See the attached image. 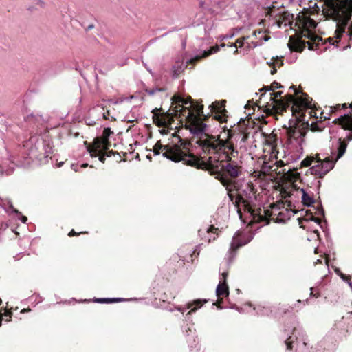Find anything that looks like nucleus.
I'll list each match as a JSON object with an SVG mask.
<instances>
[{
    "label": "nucleus",
    "instance_id": "1",
    "mask_svg": "<svg viewBox=\"0 0 352 352\" xmlns=\"http://www.w3.org/2000/svg\"><path fill=\"white\" fill-rule=\"evenodd\" d=\"M172 101L177 104L173 112H165L162 108H155L152 110L153 123L159 127L169 128L175 121V118L179 121L182 127L189 129L192 133L198 134L206 131L210 118L212 120L219 123L226 122L228 120V111L226 109V100L214 102L210 106V113H204V105L197 102L195 104L190 96L187 98L175 95Z\"/></svg>",
    "mask_w": 352,
    "mask_h": 352
},
{
    "label": "nucleus",
    "instance_id": "2",
    "mask_svg": "<svg viewBox=\"0 0 352 352\" xmlns=\"http://www.w3.org/2000/svg\"><path fill=\"white\" fill-rule=\"evenodd\" d=\"M229 139H221L220 135H214L204 133L197 143L202 151L207 155H211L207 160L198 157L190 152L189 146L188 152L186 153V165L195 167L197 169L206 170L210 166V164H214L215 160L229 159V155L239 153L236 146H233L229 142Z\"/></svg>",
    "mask_w": 352,
    "mask_h": 352
},
{
    "label": "nucleus",
    "instance_id": "3",
    "mask_svg": "<svg viewBox=\"0 0 352 352\" xmlns=\"http://www.w3.org/2000/svg\"><path fill=\"white\" fill-rule=\"evenodd\" d=\"M316 22L309 16H298L294 23L297 28L296 34L289 37L288 47L292 52H302L307 44L310 50H315L322 43L321 36L316 35L312 30L316 28Z\"/></svg>",
    "mask_w": 352,
    "mask_h": 352
},
{
    "label": "nucleus",
    "instance_id": "4",
    "mask_svg": "<svg viewBox=\"0 0 352 352\" xmlns=\"http://www.w3.org/2000/svg\"><path fill=\"white\" fill-rule=\"evenodd\" d=\"M283 91L270 94V102L262 106L263 112L267 116L281 115L291 107L292 113H302L303 109L311 108L312 98L307 93H303V97L295 98L291 94H286L282 98Z\"/></svg>",
    "mask_w": 352,
    "mask_h": 352
},
{
    "label": "nucleus",
    "instance_id": "5",
    "mask_svg": "<svg viewBox=\"0 0 352 352\" xmlns=\"http://www.w3.org/2000/svg\"><path fill=\"white\" fill-rule=\"evenodd\" d=\"M324 4L327 17L337 22L334 37H329L327 41L338 46L352 17V0H325Z\"/></svg>",
    "mask_w": 352,
    "mask_h": 352
},
{
    "label": "nucleus",
    "instance_id": "6",
    "mask_svg": "<svg viewBox=\"0 0 352 352\" xmlns=\"http://www.w3.org/2000/svg\"><path fill=\"white\" fill-rule=\"evenodd\" d=\"M228 191V196L229 199L233 203V204L238 208V211H240L239 206L241 204H243L244 210L251 214L253 220L256 223L265 222L266 224L270 223V219H274L273 215H280L281 212H276L280 208V206H284L283 202L278 204H272L270 205L272 210L270 209H262L260 207H256L252 205L248 200L245 199L241 195H237L235 197L232 191L237 190V186H228L226 188Z\"/></svg>",
    "mask_w": 352,
    "mask_h": 352
},
{
    "label": "nucleus",
    "instance_id": "7",
    "mask_svg": "<svg viewBox=\"0 0 352 352\" xmlns=\"http://www.w3.org/2000/svg\"><path fill=\"white\" fill-rule=\"evenodd\" d=\"M239 153L229 155V159L215 160L214 164H210L208 170L211 175H214L221 184L228 188V186L236 188V179L241 173V166L236 161L232 160L233 157L238 156Z\"/></svg>",
    "mask_w": 352,
    "mask_h": 352
},
{
    "label": "nucleus",
    "instance_id": "8",
    "mask_svg": "<svg viewBox=\"0 0 352 352\" xmlns=\"http://www.w3.org/2000/svg\"><path fill=\"white\" fill-rule=\"evenodd\" d=\"M177 142L173 144L162 145L157 141L153 148L155 155L162 153L163 156L175 162H182L186 164V153L188 152L190 142L185 140L179 135H174Z\"/></svg>",
    "mask_w": 352,
    "mask_h": 352
},
{
    "label": "nucleus",
    "instance_id": "9",
    "mask_svg": "<svg viewBox=\"0 0 352 352\" xmlns=\"http://www.w3.org/2000/svg\"><path fill=\"white\" fill-rule=\"evenodd\" d=\"M306 110H302V113H292L295 119L289 120L288 127L284 126V128L286 129V135L289 143H292L293 140L300 142L302 138L305 135V129L308 126V123L305 122L303 119L305 116Z\"/></svg>",
    "mask_w": 352,
    "mask_h": 352
},
{
    "label": "nucleus",
    "instance_id": "10",
    "mask_svg": "<svg viewBox=\"0 0 352 352\" xmlns=\"http://www.w3.org/2000/svg\"><path fill=\"white\" fill-rule=\"evenodd\" d=\"M113 132L111 130V128H104L101 136L96 137L94 139L91 144H89L87 146V149L89 153H93L96 155V151L100 148L104 149H109L111 146V142L109 140V137Z\"/></svg>",
    "mask_w": 352,
    "mask_h": 352
},
{
    "label": "nucleus",
    "instance_id": "11",
    "mask_svg": "<svg viewBox=\"0 0 352 352\" xmlns=\"http://www.w3.org/2000/svg\"><path fill=\"white\" fill-rule=\"evenodd\" d=\"M275 3H273L272 6L267 8V11L266 13L267 16H274L276 19L275 23L278 25V27L281 28L282 24L284 23L285 26L289 25L291 29H293V25H294V15L290 14L287 11L279 12L277 14H274V11L276 10V6L274 5Z\"/></svg>",
    "mask_w": 352,
    "mask_h": 352
},
{
    "label": "nucleus",
    "instance_id": "12",
    "mask_svg": "<svg viewBox=\"0 0 352 352\" xmlns=\"http://www.w3.org/2000/svg\"><path fill=\"white\" fill-rule=\"evenodd\" d=\"M247 130V127L241 129L239 126L235 129H229L228 130L227 138L226 139H229L230 138L229 142L233 146H235L234 142L239 141L241 147L249 138V133Z\"/></svg>",
    "mask_w": 352,
    "mask_h": 352
},
{
    "label": "nucleus",
    "instance_id": "13",
    "mask_svg": "<svg viewBox=\"0 0 352 352\" xmlns=\"http://www.w3.org/2000/svg\"><path fill=\"white\" fill-rule=\"evenodd\" d=\"M221 231L214 225H210L206 231L199 230V234L201 236L202 240L208 243L215 241L219 236Z\"/></svg>",
    "mask_w": 352,
    "mask_h": 352
},
{
    "label": "nucleus",
    "instance_id": "14",
    "mask_svg": "<svg viewBox=\"0 0 352 352\" xmlns=\"http://www.w3.org/2000/svg\"><path fill=\"white\" fill-rule=\"evenodd\" d=\"M335 124H338L342 129L352 131V113L344 114L333 121Z\"/></svg>",
    "mask_w": 352,
    "mask_h": 352
},
{
    "label": "nucleus",
    "instance_id": "15",
    "mask_svg": "<svg viewBox=\"0 0 352 352\" xmlns=\"http://www.w3.org/2000/svg\"><path fill=\"white\" fill-rule=\"evenodd\" d=\"M225 46H226L225 43H221L220 45V46H219L218 45H214L212 47H210V48L209 50H205L202 56H197L196 57L190 59V63H191L192 64H195L197 62L200 60L202 58L208 57V56L219 52V49H220V47H225Z\"/></svg>",
    "mask_w": 352,
    "mask_h": 352
},
{
    "label": "nucleus",
    "instance_id": "16",
    "mask_svg": "<svg viewBox=\"0 0 352 352\" xmlns=\"http://www.w3.org/2000/svg\"><path fill=\"white\" fill-rule=\"evenodd\" d=\"M263 135L265 137V144L270 146L272 153H275L277 149V135L272 132L270 134L263 133Z\"/></svg>",
    "mask_w": 352,
    "mask_h": 352
},
{
    "label": "nucleus",
    "instance_id": "17",
    "mask_svg": "<svg viewBox=\"0 0 352 352\" xmlns=\"http://www.w3.org/2000/svg\"><path fill=\"white\" fill-rule=\"evenodd\" d=\"M283 178L285 180L291 182L294 188L297 189L296 182L300 178L299 173L289 170L287 173H284Z\"/></svg>",
    "mask_w": 352,
    "mask_h": 352
},
{
    "label": "nucleus",
    "instance_id": "18",
    "mask_svg": "<svg viewBox=\"0 0 352 352\" xmlns=\"http://www.w3.org/2000/svg\"><path fill=\"white\" fill-rule=\"evenodd\" d=\"M331 155H333L334 153L331 152ZM336 161L337 160H336L333 156L327 157L322 160L321 164L324 169V172L325 174L328 173L331 169H333Z\"/></svg>",
    "mask_w": 352,
    "mask_h": 352
},
{
    "label": "nucleus",
    "instance_id": "19",
    "mask_svg": "<svg viewBox=\"0 0 352 352\" xmlns=\"http://www.w3.org/2000/svg\"><path fill=\"white\" fill-rule=\"evenodd\" d=\"M217 298L228 296L229 295V288L227 283H219L216 289Z\"/></svg>",
    "mask_w": 352,
    "mask_h": 352
},
{
    "label": "nucleus",
    "instance_id": "20",
    "mask_svg": "<svg viewBox=\"0 0 352 352\" xmlns=\"http://www.w3.org/2000/svg\"><path fill=\"white\" fill-rule=\"evenodd\" d=\"M339 145H338V147L337 148V155H336V160H339L340 158H341L344 154L346 152V148H347V142L346 141H342L341 140V138L339 139Z\"/></svg>",
    "mask_w": 352,
    "mask_h": 352
},
{
    "label": "nucleus",
    "instance_id": "21",
    "mask_svg": "<svg viewBox=\"0 0 352 352\" xmlns=\"http://www.w3.org/2000/svg\"><path fill=\"white\" fill-rule=\"evenodd\" d=\"M311 174L318 176L319 178H322L326 174L324 173V168L321 164L313 166L310 168Z\"/></svg>",
    "mask_w": 352,
    "mask_h": 352
},
{
    "label": "nucleus",
    "instance_id": "22",
    "mask_svg": "<svg viewBox=\"0 0 352 352\" xmlns=\"http://www.w3.org/2000/svg\"><path fill=\"white\" fill-rule=\"evenodd\" d=\"M300 191L302 192V204L307 206H311V204L314 203V199L309 194H307L303 188H301Z\"/></svg>",
    "mask_w": 352,
    "mask_h": 352
},
{
    "label": "nucleus",
    "instance_id": "23",
    "mask_svg": "<svg viewBox=\"0 0 352 352\" xmlns=\"http://www.w3.org/2000/svg\"><path fill=\"white\" fill-rule=\"evenodd\" d=\"M206 300L202 301L201 300L198 299L193 301V302L188 304V308H190L192 305H195V307L192 308L189 311L188 314H190L192 312H195L198 308H200L204 305V303H206Z\"/></svg>",
    "mask_w": 352,
    "mask_h": 352
},
{
    "label": "nucleus",
    "instance_id": "24",
    "mask_svg": "<svg viewBox=\"0 0 352 352\" xmlns=\"http://www.w3.org/2000/svg\"><path fill=\"white\" fill-rule=\"evenodd\" d=\"M96 302L99 303H113V302H118L121 301V298H95L94 300Z\"/></svg>",
    "mask_w": 352,
    "mask_h": 352
},
{
    "label": "nucleus",
    "instance_id": "25",
    "mask_svg": "<svg viewBox=\"0 0 352 352\" xmlns=\"http://www.w3.org/2000/svg\"><path fill=\"white\" fill-rule=\"evenodd\" d=\"M100 148L104 153V155H106V157H110L112 155H118V159L116 161L118 162H121V160H122L121 156L119 155L118 153H117L116 151H113V150H109V149H104V148Z\"/></svg>",
    "mask_w": 352,
    "mask_h": 352
},
{
    "label": "nucleus",
    "instance_id": "26",
    "mask_svg": "<svg viewBox=\"0 0 352 352\" xmlns=\"http://www.w3.org/2000/svg\"><path fill=\"white\" fill-rule=\"evenodd\" d=\"M90 155L92 157H98V159L99 160L102 162V163H104L105 162V160H106V155H104V153L102 151V150H100V148H98L96 150V155H94V153L91 154L90 153Z\"/></svg>",
    "mask_w": 352,
    "mask_h": 352
},
{
    "label": "nucleus",
    "instance_id": "27",
    "mask_svg": "<svg viewBox=\"0 0 352 352\" xmlns=\"http://www.w3.org/2000/svg\"><path fill=\"white\" fill-rule=\"evenodd\" d=\"M314 161V157H307L306 158H305L302 162H301V166L302 167H308V166H310L312 164Z\"/></svg>",
    "mask_w": 352,
    "mask_h": 352
},
{
    "label": "nucleus",
    "instance_id": "28",
    "mask_svg": "<svg viewBox=\"0 0 352 352\" xmlns=\"http://www.w3.org/2000/svg\"><path fill=\"white\" fill-rule=\"evenodd\" d=\"M249 38V36H242L239 38L234 43H236L237 47H242L245 45V41Z\"/></svg>",
    "mask_w": 352,
    "mask_h": 352
},
{
    "label": "nucleus",
    "instance_id": "29",
    "mask_svg": "<svg viewBox=\"0 0 352 352\" xmlns=\"http://www.w3.org/2000/svg\"><path fill=\"white\" fill-rule=\"evenodd\" d=\"M88 234V232H76L74 229H72L69 233H68V236L69 237H72V236H80V234Z\"/></svg>",
    "mask_w": 352,
    "mask_h": 352
},
{
    "label": "nucleus",
    "instance_id": "30",
    "mask_svg": "<svg viewBox=\"0 0 352 352\" xmlns=\"http://www.w3.org/2000/svg\"><path fill=\"white\" fill-rule=\"evenodd\" d=\"M3 316H5V317H8V318H7L6 320V321H10L11 320V318H12V313L10 309H5V311L3 314H1Z\"/></svg>",
    "mask_w": 352,
    "mask_h": 352
},
{
    "label": "nucleus",
    "instance_id": "31",
    "mask_svg": "<svg viewBox=\"0 0 352 352\" xmlns=\"http://www.w3.org/2000/svg\"><path fill=\"white\" fill-rule=\"evenodd\" d=\"M294 342V340L292 336L289 337L286 341L285 344L287 346V349L292 350V343Z\"/></svg>",
    "mask_w": 352,
    "mask_h": 352
},
{
    "label": "nucleus",
    "instance_id": "32",
    "mask_svg": "<svg viewBox=\"0 0 352 352\" xmlns=\"http://www.w3.org/2000/svg\"><path fill=\"white\" fill-rule=\"evenodd\" d=\"M103 118L106 120L116 121V118L111 117L110 111L107 110L103 113Z\"/></svg>",
    "mask_w": 352,
    "mask_h": 352
},
{
    "label": "nucleus",
    "instance_id": "33",
    "mask_svg": "<svg viewBox=\"0 0 352 352\" xmlns=\"http://www.w3.org/2000/svg\"><path fill=\"white\" fill-rule=\"evenodd\" d=\"M311 130L314 132H316V131H321L322 129L319 126L318 122H313L311 124Z\"/></svg>",
    "mask_w": 352,
    "mask_h": 352
},
{
    "label": "nucleus",
    "instance_id": "34",
    "mask_svg": "<svg viewBox=\"0 0 352 352\" xmlns=\"http://www.w3.org/2000/svg\"><path fill=\"white\" fill-rule=\"evenodd\" d=\"M281 87H283V86L281 85L280 83H279V82H278L276 81H274L271 84L270 89H272V91H274L276 89L281 88Z\"/></svg>",
    "mask_w": 352,
    "mask_h": 352
},
{
    "label": "nucleus",
    "instance_id": "35",
    "mask_svg": "<svg viewBox=\"0 0 352 352\" xmlns=\"http://www.w3.org/2000/svg\"><path fill=\"white\" fill-rule=\"evenodd\" d=\"M228 276V272H223L221 274V278L220 279L219 283H227V278Z\"/></svg>",
    "mask_w": 352,
    "mask_h": 352
},
{
    "label": "nucleus",
    "instance_id": "36",
    "mask_svg": "<svg viewBox=\"0 0 352 352\" xmlns=\"http://www.w3.org/2000/svg\"><path fill=\"white\" fill-rule=\"evenodd\" d=\"M308 214H309V212H308V211H307V215H308ZM309 214H310V217H309V220L313 221H315V222H316V223H320V219H318V218H317V217H314V216L312 215V213H311V212H310V213H309Z\"/></svg>",
    "mask_w": 352,
    "mask_h": 352
},
{
    "label": "nucleus",
    "instance_id": "37",
    "mask_svg": "<svg viewBox=\"0 0 352 352\" xmlns=\"http://www.w3.org/2000/svg\"><path fill=\"white\" fill-rule=\"evenodd\" d=\"M311 293H310V295L313 297H315V298H318L320 296V294L319 292H315L314 290V289L313 287H311Z\"/></svg>",
    "mask_w": 352,
    "mask_h": 352
},
{
    "label": "nucleus",
    "instance_id": "38",
    "mask_svg": "<svg viewBox=\"0 0 352 352\" xmlns=\"http://www.w3.org/2000/svg\"><path fill=\"white\" fill-rule=\"evenodd\" d=\"M223 302V297H221L220 298H218V300L216 301V302L214 303V305H216L219 308H222L221 306V304Z\"/></svg>",
    "mask_w": 352,
    "mask_h": 352
},
{
    "label": "nucleus",
    "instance_id": "39",
    "mask_svg": "<svg viewBox=\"0 0 352 352\" xmlns=\"http://www.w3.org/2000/svg\"><path fill=\"white\" fill-rule=\"evenodd\" d=\"M161 90H162L161 89H146V91L149 95H153L157 91H161Z\"/></svg>",
    "mask_w": 352,
    "mask_h": 352
},
{
    "label": "nucleus",
    "instance_id": "40",
    "mask_svg": "<svg viewBox=\"0 0 352 352\" xmlns=\"http://www.w3.org/2000/svg\"><path fill=\"white\" fill-rule=\"evenodd\" d=\"M278 67H281L283 65V60L281 58V59H278V58H276V63H275Z\"/></svg>",
    "mask_w": 352,
    "mask_h": 352
},
{
    "label": "nucleus",
    "instance_id": "41",
    "mask_svg": "<svg viewBox=\"0 0 352 352\" xmlns=\"http://www.w3.org/2000/svg\"><path fill=\"white\" fill-rule=\"evenodd\" d=\"M289 89H293L294 91V94H293L294 96H298V89H297V88L294 86V85H292L290 87H289Z\"/></svg>",
    "mask_w": 352,
    "mask_h": 352
},
{
    "label": "nucleus",
    "instance_id": "42",
    "mask_svg": "<svg viewBox=\"0 0 352 352\" xmlns=\"http://www.w3.org/2000/svg\"><path fill=\"white\" fill-rule=\"evenodd\" d=\"M230 47H235V50L234 52V54H239V50H238V47H237V45H236V43H230V45H229Z\"/></svg>",
    "mask_w": 352,
    "mask_h": 352
},
{
    "label": "nucleus",
    "instance_id": "43",
    "mask_svg": "<svg viewBox=\"0 0 352 352\" xmlns=\"http://www.w3.org/2000/svg\"><path fill=\"white\" fill-rule=\"evenodd\" d=\"M314 160H316V162H318V164H321V162H322V160L320 159L319 154H317L316 155L315 157H314Z\"/></svg>",
    "mask_w": 352,
    "mask_h": 352
},
{
    "label": "nucleus",
    "instance_id": "44",
    "mask_svg": "<svg viewBox=\"0 0 352 352\" xmlns=\"http://www.w3.org/2000/svg\"><path fill=\"white\" fill-rule=\"evenodd\" d=\"M351 133H350L349 135L346 137V138L343 141H346L348 143L349 141L352 140V131H351Z\"/></svg>",
    "mask_w": 352,
    "mask_h": 352
},
{
    "label": "nucleus",
    "instance_id": "45",
    "mask_svg": "<svg viewBox=\"0 0 352 352\" xmlns=\"http://www.w3.org/2000/svg\"><path fill=\"white\" fill-rule=\"evenodd\" d=\"M298 89V94H301V96H295V98H301V97H303L304 96L302 95V94L304 93L302 90V88L300 87H299V88Z\"/></svg>",
    "mask_w": 352,
    "mask_h": 352
},
{
    "label": "nucleus",
    "instance_id": "46",
    "mask_svg": "<svg viewBox=\"0 0 352 352\" xmlns=\"http://www.w3.org/2000/svg\"><path fill=\"white\" fill-rule=\"evenodd\" d=\"M244 47L246 50H250L252 48V46L250 45V44L248 42L245 43Z\"/></svg>",
    "mask_w": 352,
    "mask_h": 352
},
{
    "label": "nucleus",
    "instance_id": "47",
    "mask_svg": "<svg viewBox=\"0 0 352 352\" xmlns=\"http://www.w3.org/2000/svg\"><path fill=\"white\" fill-rule=\"evenodd\" d=\"M348 34L350 36V38L352 37V25H351L349 27V30H348Z\"/></svg>",
    "mask_w": 352,
    "mask_h": 352
},
{
    "label": "nucleus",
    "instance_id": "48",
    "mask_svg": "<svg viewBox=\"0 0 352 352\" xmlns=\"http://www.w3.org/2000/svg\"><path fill=\"white\" fill-rule=\"evenodd\" d=\"M283 196L285 198L287 197H290V194L287 192L285 190L282 192Z\"/></svg>",
    "mask_w": 352,
    "mask_h": 352
},
{
    "label": "nucleus",
    "instance_id": "49",
    "mask_svg": "<svg viewBox=\"0 0 352 352\" xmlns=\"http://www.w3.org/2000/svg\"><path fill=\"white\" fill-rule=\"evenodd\" d=\"M270 86H264L262 89H261L259 91H272V89H270Z\"/></svg>",
    "mask_w": 352,
    "mask_h": 352
},
{
    "label": "nucleus",
    "instance_id": "50",
    "mask_svg": "<svg viewBox=\"0 0 352 352\" xmlns=\"http://www.w3.org/2000/svg\"><path fill=\"white\" fill-rule=\"evenodd\" d=\"M341 278L344 280H350V276H346V275H344V274H342L341 275Z\"/></svg>",
    "mask_w": 352,
    "mask_h": 352
},
{
    "label": "nucleus",
    "instance_id": "51",
    "mask_svg": "<svg viewBox=\"0 0 352 352\" xmlns=\"http://www.w3.org/2000/svg\"><path fill=\"white\" fill-rule=\"evenodd\" d=\"M263 39L265 41H267L270 39V36L267 35V34H265L263 37Z\"/></svg>",
    "mask_w": 352,
    "mask_h": 352
},
{
    "label": "nucleus",
    "instance_id": "52",
    "mask_svg": "<svg viewBox=\"0 0 352 352\" xmlns=\"http://www.w3.org/2000/svg\"><path fill=\"white\" fill-rule=\"evenodd\" d=\"M27 221H28V218H27L25 216L22 217V218H21V221H22L23 223H26V222H27Z\"/></svg>",
    "mask_w": 352,
    "mask_h": 352
},
{
    "label": "nucleus",
    "instance_id": "53",
    "mask_svg": "<svg viewBox=\"0 0 352 352\" xmlns=\"http://www.w3.org/2000/svg\"><path fill=\"white\" fill-rule=\"evenodd\" d=\"M276 72V69L275 67H273V69L271 71L272 74H274Z\"/></svg>",
    "mask_w": 352,
    "mask_h": 352
},
{
    "label": "nucleus",
    "instance_id": "54",
    "mask_svg": "<svg viewBox=\"0 0 352 352\" xmlns=\"http://www.w3.org/2000/svg\"><path fill=\"white\" fill-rule=\"evenodd\" d=\"M277 164H278V166H283V162L281 160L278 162Z\"/></svg>",
    "mask_w": 352,
    "mask_h": 352
},
{
    "label": "nucleus",
    "instance_id": "55",
    "mask_svg": "<svg viewBox=\"0 0 352 352\" xmlns=\"http://www.w3.org/2000/svg\"><path fill=\"white\" fill-rule=\"evenodd\" d=\"M250 102H251L250 101H248V102L247 104H246V105H245V107L246 109H248V108H249V107H250Z\"/></svg>",
    "mask_w": 352,
    "mask_h": 352
},
{
    "label": "nucleus",
    "instance_id": "56",
    "mask_svg": "<svg viewBox=\"0 0 352 352\" xmlns=\"http://www.w3.org/2000/svg\"><path fill=\"white\" fill-rule=\"evenodd\" d=\"M258 33V34H261V30H256L254 32V35H256V34Z\"/></svg>",
    "mask_w": 352,
    "mask_h": 352
},
{
    "label": "nucleus",
    "instance_id": "57",
    "mask_svg": "<svg viewBox=\"0 0 352 352\" xmlns=\"http://www.w3.org/2000/svg\"><path fill=\"white\" fill-rule=\"evenodd\" d=\"M303 220H306L305 219H298L299 224H301Z\"/></svg>",
    "mask_w": 352,
    "mask_h": 352
},
{
    "label": "nucleus",
    "instance_id": "58",
    "mask_svg": "<svg viewBox=\"0 0 352 352\" xmlns=\"http://www.w3.org/2000/svg\"><path fill=\"white\" fill-rule=\"evenodd\" d=\"M30 309H23L21 310V312L23 313V312H25V311H30Z\"/></svg>",
    "mask_w": 352,
    "mask_h": 352
},
{
    "label": "nucleus",
    "instance_id": "59",
    "mask_svg": "<svg viewBox=\"0 0 352 352\" xmlns=\"http://www.w3.org/2000/svg\"><path fill=\"white\" fill-rule=\"evenodd\" d=\"M340 104H338L336 107H335L334 108L336 109V110L337 109H340Z\"/></svg>",
    "mask_w": 352,
    "mask_h": 352
},
{
    "label": "nucleus",
    "instance_id": "60",
    "mask_svg": "<svg viewBox=\"0 0 352 352\" xmlns=\"http://www.w3.org/2000/svg\"><path fill=\"white\" fill-rule=\"evenodd\" d=\"M1 322H2V316L0 315V326L1 325Z\"/></svg>",
    "mask_w": 352,
    "mask_h": 352
},
{
    "label": "nucleus",
    "instance_id": "61",
    "mask_svg": "<svg viewBox=\"0 0 352 352\" xmlns=\"http://www.w3.org/2000/svg\"><path fill=\"white\" fill-rule=\"evenodd\" d=\"M342 108H344H344H346V104H343L342 105Z\"/></svg>",
    "mask_w": 352,
    "mask_h": 352
},
{
    "label": "nucleus",
    "instance_id": "62",
    "mask_svg": "<svg viewBox=\"0 0 352 352\" xmlns=\"http://www.w3.org/2000/svg\"><path fill=\"white\" fill-rule=\"evenodd\" d=\"M82 166V167H86V166H87V164H83Z\"/></svg>",
    "mask_w": 352,
    "mask_h": 352
},
{
    "label": "nucleus",
    "instance_id": "63",
    "mask_svg": "<svg viewBox=\"0 0 352 352\" xmlns=\"http://www.w3.org/2000/svg\"><path fill=\"white\" fill-rule=\"evenodd\" d=\"M321 213H322V214H324V210H323V209H322V208H321Z\"/></svg>",
    "mask_w": 352,
    "mask_h": 352
},
{
    "label": "nucleus",
    "instance_id": "64",
    "mask_svg": "<svg viewBox=\"0 0 352 352\" xmlns=\"http://www.w3.org/2000/svg\"><path fill=\"white\" fill-rule=\"evenodd\" d=\"M177 256H175V257L173 258V260H174V261H176V260H177Z\"/></svg>",
    "mask_w": 352,
    "mask_h": 352
}]
</instances>
